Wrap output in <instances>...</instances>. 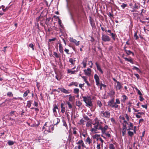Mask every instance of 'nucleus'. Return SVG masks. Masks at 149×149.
<instances>
[{"mask_svg":"<svg viewBox=\"0 0 149 149\" xmlns=\"http://www.w3.org/2000/svg\"><path fill=\"white\" fill-rule=\"evenodd\" d=\"M94 121V123L93 124L94 126L93 127L91 128V131L92 132L95 133L97 130H100L103 123L97 118H95Z\"/></svg>","mask_w":149,"mask_h":149,"instance_id":"1","label":"nucleus"},{"mask_svg":"<svg viewBox=\"0 0 149 149\" xmlns=\"http://www.w3.org/2000/svg\"><path fill=\"white\" fill-rule=\"evenodd\" d=\"M109 129V128L108 127V126L106 125L104 127L102 126L100 130H101V133L102 134H104L108 137H111L110 130L109 131H107Z\"/></svg>","mask_w":149,"mask_h":149,"instance_id":"2","label":"nucleus"},{"mask_svg":"<svg viewBox=\"0 0 149 149\" xmlns=\"http://www.w3.org/2000/svg\"><path fill=\"white\" fill-rule=\"evenodd\" d=\"M83 100L86 104V106L88 107L93 105L91 97L90 96H82Z\"/></svg>","mask_w":149,"mask_h":149,"instance_id":"3","label":"nucleus"},{"mask_svg":"<svg viewBox=\"0 0 149 149\" xmlns=\"http://www.w3.org/2000/svg\"><path fill=\"white\" fill-rule=\"evenodd\" d=\"M76 143L78 146L75 147L74 149H81L82 147H85L84 142L82 140L78 141Z\"/></svg>","mask_w":149,"mask_h":149,"instance_id":"4","label":"nucleus"},{"mask_svg":"<svg viewBox=\"0 0 149 149\" xmlns=\"http://www.w3.org/2000/svg\"><path fill=\"white\" fill-rule=\"evenodd\" d=\"M108 105L112 108H117L118 105L115 103L114 98H113L109 100L108 102Z\"/></svg>","mask_w":149,"mask_h":149,"instance_id":"5","label":"nucleus"},{"mask_svg":"<svg viewBox=\"0 0 149 149\" xmlns=\"http://www.w3.org/2000/svg\"><path fill=\"white\" fill-rule=\"evenodd\" d=\"M100 113L102 114V116L106 118H109L110 116V113L109 112L107 111H101Z\"/></svg>","mask_w":149,"mask_h":149,"instance_id":"6","label":"nucleus"},{"mask_svg":"<svg viewBox=\"0 0 149 149\" xmlns=\"http://www.w3.org/2000/svg\"><path fill=\"white\" fill-rule=\"evenodd\" d=\"M102 39L104 42H109L110 41V38L106 35L102 34Z\"/></svg>","mask_w":149,"mask_h":149,"instance_id":"7","label":"nucleus"},{"mask_svg":"<svg viewBox=\"0 0 149 149\" xmlns=\"http://www.w3.org/2000/svg\"><path fill=\"white\" fill-rule=\"evenodd\" d=\"M94 78L95 80L96 85L99 86L100 85V79L99 76L97 74H95L94 75Z\"/></svg>","mask_w":149,"mask_h":149,"instance_id":"8","label":"nucleus"},{"mask_svg":"<svg viewBox=\"0 0 149 149\" xmlns=\"http://www.w3.org/2000/svg\"><path fill=\"white\" fill-rule=\"evenodd\" d=\"M84 74L86 76H91V70L90 68H88L86 69H85L84 70Z\"/></svg>","mask_w":149,"mask_h":149,"instance_id":"9","label":"nucleus"},{"mask_svg":"<svg viewBox=\"0 0 149 149\" xmlns=\"http://www.w3.org/2000/svg\"><path fill=\"white\" fill-rule=\"evenodd\" d=\"M70 42L75 43L76 46H78L79 45V41L77 42L76 40L73 39L72 38L70 37Z\"/></svg>","mask_w":149,"mask_h":149,"instance_id":"10","label":"nucleus"},{"mask_svg":"<svg viewBox=\"0 0 149 149\" xmlns=\"http://www.w3.org/2000/svg\"><path fill=\"white\" fill-rule=\"evenodd\" d=\"M58 89L60 90L61 92H63L65 94H67L70 93V92L69 90H67L64 88H58Z\"/></svg>","mask_w":149,"mask_h":149,"instance_id":"11","label":"nucleus"},{"mask_svg":"<svg viewBox=\"0 0 149 149\" xmlns=\"http://www.w3.org/2000/svg\"><path fill=\"white\" fill-rule=\"evenodd\" d=\"M95 64L96 66L97 70L100 72L101 74H103V71L100 65H99L97 62L95 63Z\"/></svg>","mask_w":149,"mask_h":149,"instance_id":"12","label":"nucleus"},{"mask_svg":"<svg viewBox=\"0 0 149 149\" xmlns=\"http://www.w3.org/2000/svg\"><path fill=\"white\" fill-rule=\"evenodd\" d=\"M117 85L115 87V89L116 90H120L122 88V86L120 83L119 81H117Z\"/></svg>","mask_w":149,"mask_h":149,"instance_id":"13","label":"nucleus"},{"mask_svg":"<svg viewBox=\"0 0 149 149\" xmlns=\"http://www.w3.org/2000/svg\"><path fill=\"white\" fill-rule=\"evenodd\" d=\"M117 143L115 142L113 143V144L110 143L109 145V149H116L114 145H116Z\"/></svg>","mask_w":149,"mask_h":149,"instance_id":"14","label":"nucleus"},{"mask_svg":"<svg viewBox=\"0 0 149 149\" xmlns=\"http://www.w3.org/2000/svg\"><path fill=\"white\" fill-rule=\"evenodd\" d=\"M47 125V123H45L44 125V126H43L42 128L43 129H45V130L47 131L48 132H50V127H48L46 126Z\"/></svg>","mask_w":149,"mask_h":149,"instance_id":"15","label":"nucleus"},{"mask_svg":"<svg viewBox=\"0 0 149 149\" xmlns=\"http://www.w3.org/2000/svg\"><path fill=\"white\" fill-rule=\"evenodd\" d=\"M122 98L121 100V102L125 103V101L127 99V96L125 95H122Z\"/></svg>","mask_w":149,"mask_h":149,"instance_id":"16","label":"nucleus"},{"mask_svg":"<svg viewBox=\"0 0 149 149\" xmlns=\"http://www.w3.org/2000/svg\"><path fill=\"white\" fill-rule=\"evenodd\" d=\"M64 104L63 103H62L61 104V112L62 113H63L65 112V108L64 107Z\"/></svg>","mask_w":149,"mask_h":149,"instance_id":"17","label":"nucleus"},{"mask_svg":"<svg viewBox=\"0 0 149 149\" xmlns=\"http://www.w3.org/2000/svg\"><path fill=\"white\" fill-rule=\"evenodd\" d=\"M87 59V58H85L84 59V61H83L82 63L84 67V68H86V62Z\"/></svg>","mask_w":149,"mask_h":149,"instance_id":"18","label":"nucleus"},{"mask_svg":"<svg viewBox=\"0 0 149 149\" xmlns=\"http://www.w3.org/2000/svg\"><path fill=\"white\" fill-rule=\"evenodd\" d=\"M92 140L89 137H88L86 140V143H88L89 145L92 143Z\"/></svg>","mask_w":149,"mask_h":149,"instance_id":"19","label":"nucleus"},{"mask_svg":"<svg viewBox=\"0 0 149 149\" xmlns=\"http://www.w3.org/2000/svg\"><path fill=\"white\" fill-rule=\"evenodd\" d=\"M127 128H122L121 132L122 133V136H124L126 134L127 132Z\"/></svg>","mask_w":149,"mask_h":149,"instance_id":"20","label":"nucleus"},{"mask_svg":"<svg viewBox=\"0 0 149 149\" xmlns=\"http://www.w3.org/2000/svg\"><path fill=\"white\" fill-rule=\"evenodd\" d=\"M108 94L110 96L112 97L115 94V92L113 90H111L110 91Z\"/></svg>","mask_w":149,"mask_h":149,"instance_id":"21","label":"nucleus"},{"mask_svg":"<svg viewBox=\"0 0 149 149\" xmlns=\"http://www.w3.org/2000/svg\"><path fill=\"white\" fill-rule=\"evenodd\" d=\"M78 83L76 82L73 81L69 85V86H71L72 85L76 87L78 86Z\"/></svg>","mask_w":149,"mask_h":149,"instance_id":"22","label":"nucleus"},{"mask_svg":"<svg viewBox=\"0 0 149 149\" xmlns=\"http://www.w3.org/2000/svg\"><path fill=\"white\" fill-rule=\"evenodd\" d=\"M85 121L83 118L80 119L79 121L78 122V123L80 125H84L85 124Z\"/></svg>","mask_w":149,"mask_h":149,"instance_id":"23","label":"nucleus"},{"mask_svg":"<svg viewBox=\"0 0 149 149\" xmlns=\"http://www.w3.org/2000/svg\"><path fill=\"white\" fill-rule=\"evenodd\" d=\"M77 71V70L72 71L71 69H68L67 70V72L68 73H71V74H75V73Z\"/></svg>","mask_w":149,"mask_h":149,"instance_id":"24","label":"nucleus"},{"mask_svg":"<svg viewBox=\"0 0 149 149\" xmlns=\"http://www.w3.org/2000/svg\"><path fill=\"white\" fill-rule=\"evenodd\" d=\"M140 4L138 3H135L133 7L135 9H138L140 7Z\"/></svg>","mask_w":149,"mask_h":149,"instance_id":"25","label":"nucleus"},{"mask_svg":"<svg viewBox=\"0 0 149 149\" xmlns=\"http://www.w3.org/2000/svg\"><path fill=\"white\" fill-rule=\"evenodd\" d=\"M79 92V89L78 88L74 89L73 90V93L75 94H78Z\"/></svg>","mask_w":149,"mask_h":149,"instance_id":"26","label":"nucleus"},{"mask_svg":"<svg viewBox=\"0 0 149 149\" xmlns=\"http://www.w3.org/2000/svg\"><path fill=\"white\" fill-rule=\"evenodd\" d=\"M58 110V108L56 105H55L53 109V111L54 113V115L55 113H56V109Z\"/></svg>","mask_w":149,"mask_h":149,"instance_id":"27","label":"nucleus"},{"mask_svg":"<svg viewBox=\"0 0 149 149\" xmlns=\"http://www.w3.org/2000/svg\"><path fill=\"white\" fill-rule=\"evenodd\" d=\"M75 61V60H74L72 58H70L69 60V62L71 63L72 65H74Z\"/></svg>","mask_w":149,"mask_h":149,"instance_id":"28","label":"nucleus"},{"mask_svg":"<svg viewBox=\"0 0 149 149\" xmlns=\"http://www.w3.org/2000/svg\"><path fill=\"white\" fill-rule=\"evenodd\" d=\"M15 143V142L10 140L8 141L7 142L9 146H12Z\"/></svg>","mask_w":149,"mask_h":149,"instance_id":"29","label":"nucleus"},{"mask_svg":"<svg viewBox=\"0 0 149 149\" xmlns=\"http://www.w3.org/2000/svg\"><path fill=\"white\" fill-rule=\"evenodd\" d=\"M32 103V101H28L27 102V105L26 106L28 108H30L31 105Z\"/></svg>","mask_w":149,"mask_h":149,"instance_id":"30","label":"nucleus"},{"mask_svg":"<svg viewBox=\"0 0 149 149\" xmlns=\"http://www.w3.org/2000/svg\"><path fill=\"white\" fill-rule=\"evenodd\" d=\"M30 91L29 90H27L26 91L24 94L23 97H25L28 95V93H29Z\"/></svg>","mask_w":149,"mask_h":149,"instance_id":"31","label":"nucleus"},{"mask_svg":"<svg viewBox=\"0 0 149 149\" xmlns=\"http://www.w3.org/2000/svg\"><path fill=\"white\" fill-rule=\"evenodd\" d=\"M128 134L131 137H132L134 135V132L130 130L128 131Z\"/></svg>","mask_w":149,"mask_h":149,"instance_id":"32","label":"nucleus"},{"mask_svg":"<svg viewBox=\"0 0 149 149\" xmlns=\"http://www.w3.org/2000/svg\"><path fill=\"white\" fill-rule=\"evenodd\" d=\"M69 96V101L72 102L74 99V97H72L71 95H70Z\"/></svg>","mask_w":149,"mask_h":149,"instance_id":"33","label":"nucleus"},{"mask_svg":"<svg viewBox=\"0 0 149 149\" xmlns=\"http://www.w3.org/2000/svg\"><path fill=\"white\" fill-rule=\"evenodd\" d=\"M82 103L80 101H77L76 102V105L77 106L79 107L81 106Z\"/></svg>","mask_w":149,"mask_h":149,"instance_id":"34","label":"nucleus"},{"mask_svg":"<svg viewBox=\"0 0 149 149\" xmlns=\"http://www.w3.org/2000/svg\"><path fill=\"white\" fill-rule=\"evenodd\" d=\"M97 104L100 107H101L102 106V104L101 102L99 100L97 101Z\"/></svg>","mask_w":149,"mask_h":149,"instance_id":"35","label":"nucleus"},{"mask_svg":"<svg viewBox=\"0 0 149 149\" xmlns=\"http://www.w3.org/2000/svg\"><path fill=\"white\" fill-rule=\"evenodd\" d=\"M53 55L56 58H59L60 57V55H58L56 52H54Z\"/></svg>","mask_w":149,"mask_h":149,"instance_id":"36","label":"nucleus"},{"mask_svg":"<svg viewBox=\"0 0 149 149\" xmlns=\"http://www.w3.org/2000/svg\"><path fill=\"white\" fill-rule=\"evenodd\" d=\"M67 103L68 105V107L69 109H71L72 108V106L71 104L68 101L67 102Z\"/></svg>","mask_w":149,"mask_h":149,"instance_id":"37","label":"nucleus"},{"mask_svg":"<svg viewBox=\"0 0 149 149\" xmlns=\"http://www.w3.org/2000/svg\"><path fill=\"white\" fill-rule=\"evenodd\" d=\"M134 38L135 40H137L138 38L139 37L137 35V32H135L134 33Z\"/></svg>","mask_w":149,"mask_h":149,"instance_id":"38","label":"nucleus"},{"mask_svg":"<svg viewBox=\"0 0 149 149\" xmlns=\"http://www.w3.org/2000/svg\"><path fill=\"white\" fill-rule=\"evenodd\" d=\"M115 103L116 104H119L120 103V101L119 99L117 98L116 100V102H115Z\"/></svg>","mask_w":149,"mask_h":149,"instance_id":"39","label":"nucleus"},{"mask_svg":"<svg viewBox=\"0 0 149 149\" xmlns=\"http://www.w3.org/2000/svg\"><path fill=\"white\" fill-rule=\"evenodd\" d=\"M90 23L91 25L93 28H94L95 27V24L91 20Z\"/></svg>","mask_w":149,"mask_h":149,"instance_id":"40","label":"nucleus"},{"mask_svg":"<svg viewBox=\"0 0 149 149\" xmlns=\"http://www.w3.org/2000/svg\"><path fill=\"white\" fill-rule=\"evenodd\" d=\"M127 6V5L124 3H123L121 5V7L123 9L125 8V7H126Z\"/></svg>","mask_w":149,"mask_h":149,"instance_id":"41","label":"nucleus"},{"mask_svg":"<svg viewBox=\"0 0 149 149\" xmlns=\"http://www.w3.org/2000/svg\"><path fill=\"white\" fill-rule=\"evenodd\" d=\"M86 126L87 127H91V123L89 122H87L86 124Z\"/></svg>","mask_w":149,"mask_h":149,"instance_id":"42","label":"nucleus"},{"mask_svg":"<svg viewBox=\"0 0 149 149\" xmlns=\"http://www.w3.org/2000/svg\"><path fill=\"white\" fill-rule=\"evenodd\" d=\"M98 142H97V149H100L101 143H98Z\"/></svg>","mask_w":149,"mask_h":149,"instance_id":"43","label":"nucleus"},{"mask_svg":"<svg viewBox=\"0 0 149 149\" xmlns=\"http://www.w3.org/2000/svg\"><path fill=\"white\" fill-rule=\"evenodd\" d=\"M111 35V37L114 40H115V36H116V34H114L113 33H110Z\"/></svg>","mask_w":149,"mask_h":149,"instance_id":"44","label":"nucleus"},{"mask_svg":"<svg viewBox=\"0 0 149 149\" xmlns=\"http://www.w3.org/2000/svg\"><path fill=\"white\" fill-rule=\"evenodd\" d=\"M125 52L128 55H130L131 54H134L130 50H127Z\"/></svg>","mask_w":149,"mask_h":149,"instance_id":"45","label":"nucleus"},{"mask_svg":"<svg viewBox=\"0 0 149 149\" xmlns=\"http://www.w3.org/2000/svg\"><path fill=\"white\" fill-rule=\"evenodd\" d=\"M97 141H100L101 143L104 142V140L101 138H98V139H97Z\"/></svg>","mask_w":149,"mask_h":149,"instance_id":"46","label":"nucleus"},{"mask_svg":"<svg viewBox=\"0 0 149 149\" xmlns=\"http://www.w3.org/2000/svg\"><path fill=\"white\" fill-rule=\"evenodd\" d=\"M127 125H128V126L131 128L133 127V123L131 122H129L128 123Z\"/></svg>","mask_w":149,"mask_h":149,"instance_id":"47","label":"nucleus"},{"mask_svg":"<svg viewBox=\"0 0 149 149\" xmlns=\"http://www.w3.org/2000/svg\"><path fill=\"white\" fill-rule=\"evenodd\" d=\"M136 89L137 91V93L139 95H140V96H141L142 95V94L141 92L137 88H136Z\"/></svg>","mask_w":149,"mask_h":149,"instance_id":"48","label":"nucleus"},{"mask_svg":"<svg viewBox=\"0 0 149 149\" xmlns=\"http://www.w3.org/2000/svg\"><path fill=\"white\" fill-rule=\"evenodd\" d=\"M88 64L90 65V67L91 68L92 67L93 63L91 61H89Z\"/></svg>","mask_w":149,"mask_h":149,"instance_id":"49","label":"nucleus"},{"mask_svg":"<svg viewBox=\"0 0 149 149\" xmlns=\"http://www.w3.org/2000/svg\"><path fill=\"white\" fill-rule=\"evenodd\" d=\"M83 118L84 120H88L90 119L88 117L86 116H84Z\"/></svg>","mask_w":149,"mask_h":149,"instance_id":"50","label":"nucleus"},{"mask_svg":"<svg viewBox=\"0 0 149 149\" xmlns=\"http://www.w3.org/2000/svg\"><path fill=\"white\" fill-rule=\"evenodd\" d=\"M7 95L8 96H13V94L12 93V92H8L7 93Z\"/></svg>","mask_w":149,"mask_h":149,"instance_id":"51","label":"nucleus"},{"mask_svg":"<svg viewBox=\"0 0 149 149\" xmlns=\"http://www.w3.org/2000/svg\"><path fill=\"white\" fill-rule=\"evenodd\" d=\"M125 117L126 118V119L128 121H129V120L130 118H129V117L128 116V115L127 114H125Z\"/></svg>","mask_w":149,"mask_h":149,"instance_id":"52","label":"nucleus"},{"mask_svg":"<svg viewBox=\"0 0 149 149\" xmlns=\"http://www.w3.org/2000/svg\"><path fill=\"white\" fill-rule=\"evenodd\" d=\"M80 135L83 136L84 137H85L86 135V132H84L81 133Z\"/></svg>","mask_w":149,"mask_h":149,"instance_id":"53","label":"nucleus"},{"mask_svg":"<svg viewBox=\"0 0 149 149\" xmlns=\"http://www.w3.org/2000/svg\"><path fill=\"white\" fill-rule=\"evenodd\" d=\"M84 83L83 84H79V87L82 89L83 90L82 88L84 87Z\"/></svg>","mask_w":149,"mask_h":149,"instance_id":"54","label":"nucleus"},{"mask_svg":"<svg viewBox=\"0 0 149 149\" xmlns=\"http://www.w3.org/2000/svg\"><path fill=\"white\" fill-rule=\"evenodd\" d=\"M110 120L111 122H112L113 123H116V121L114 118H112L110 119Z\"/></svg>","mask_w":149,"mask_h":149,"instance_id":"55","label":"nucleus"},{"mask_svg":"<svg viewBox=\"0 0 149 149\" xmlns=\"http://www.w3.org/2000/svg\"><path fill=\"white\" fill-rule=\"evenodd\" d=\"M76 127H74L73 128V134H77V132L76 131Z\"/></svg>","mask_w":149,"mask_h":149,"instance_id":"56","label":"nucleus"},{"mask_svg":"<svg viewBox=\"0 0 149 149\" xmlns=\"http://www.w3.org/2000/svg\"><path fill=\"white\" fill-rule=\"evenodd\" d=\"M128 61L130 62V63H131L132 64L134 63V61H133V60L130 58H129V59Z\"/></svg>","mask_w":149,"mask_h":149,"instance_id":"57","label":"nucleus"},{"mask_svg":"<svg viewBox=\"0 0 149 149\" xmlns=\"http://www.w3.org/2000/svg\"><path fill=\"white\" fill-rule=\"evenodd\" d=\"M81 77L83 79L85 82L87 80L86 77L84 76H81Z\"/></svg>","mask_w":149,"mask_h":149,"instance_id":"58","label":"nucleus"},{"mask_svg":"<svg viewBox=\"0 0 149 149\" xmlns=\"http://www.w3.org/2000/svg\"><path fill=\"white\" fill-rule=\"evenodd\" d=\"M29 46L30 47L32 48V49L33 50H34L33 45V44H29Z\"/></svg>","mask_w":149,"mask_h":149,"instance_id":"59","label":"nucleus"},{"mask_svg":"<svg viewBox=\"0 0 149 149\" xmlns=\"http://www.w3.org/2000/svg\"><path fill=\"white\" fill-rule=\"evenodd\" d=\"M59 51L61 53H63V48L59 49Z\"/></svg>","mask_w":149,"mask_h":149,"instance_id":"60","label":"nucleus"},{"mask_svg":"<svg viewBox=\"0 0 149 149\" xmlns=\"http://www.w3.org/2000/svg\"><path fill=\"white\" fill-rule=\"evenodd\" d=\"M126 125L125 124L123 123L122 128H127Z\"/></svg>","mask_w":149,"mask_h":149,"instance_id":"61","label":"nucleus"},{"mask_svg":"<svg viewBox=\"0 0 149 149\" xmlns=\"http://www.w3.org/2000/svg\"><path fill=\"white\" fill-rule=\"evenodd\" d=\"M57 18H58V23L59 25H61L62 24L61 20H60V19H59V18L58 17H57Z\"/></svg>","mask_w":149,"mask_h":149,"instance_id":"62","label":"nucleus"},{"mask_svg":"<svg viewBox=\"0 0 149 149\" xmlns=\"http://www.w3.org/2000/svg\"><path fill=\"white\" fill-rule=\"evenodd\" d=\"M134 74L136 76V77L138 79H139V77H140L139 75L138 74L135 73V74Z\"/></svg>","mask_w":149,"mask_h":149,"instance_id":"63","label":"nucleus"},{"mask_svg":"<svg viewBox=\"0 0 149 149\" xmlns=\"http://www.w3.org/2000/svg\"><path fill=\"white\" fill-rule=\"evenodd\" d=\"M64 51L66 52V53L67 54H69V53L68 52H69V49L65 48L64 50Z\"/></svg>","mask_w":149,"mask_h":149,"instance_id":"64","label":"nucleus"}]
</instances>
